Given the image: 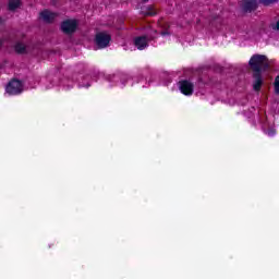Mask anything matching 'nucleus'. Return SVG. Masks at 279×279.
<instances>
[{"mask_svg": "<svg viewBox=\"0 0 279 279\" xmlns=\"http://www.w3.org/2000/svg\"><path fill=\"white\" fill-rule=\"evenodd\" d=\"M248 64L255 73L260 74V71H265L269 66V61L264 54H254Z\"/></svg>", "mask_w": 279, "mask_h": 279, "instance_id": "f257e3e1", "label": "nucleus"}, {"mask_svg": "<svg viewBox=\"0 0 279 279\" xmlns=\"http://www.w3.org/2000/svg\"><path fill=\"white\" fill-rule=\"evenodd\" d=\"M111 40H112V37L110 36V34L106 32H100L96 34V37H95V43L98 49H106V47L110 45Z\"/></svg>", "mask_w": 279, "mask_h": 279, "instance_id": "f03ea898", "label": "nucleus"}, {"mask_svg": "<svg viewBox=\"0 0 279 279\" xmlns=\"http://www.w3.org/2000/svg\"><path fill=\"white\" fill-rule=\"evenodd\" d=\"M22 90L23 83L19 80L11 81L5 87V93H8V95H21Z\"/></svg>", "mask_w": 279, "mask_h": 279, "instance_id": "7ed1b4c3", "label": "nucleus"}, {"mask_svg": "<svg viewBox=\"0 0 279 279\" xmlns=\"http://www.w3.org/2000/svg\"><path fill=\"white\" fill-rule=\"evenodd\" d=\"M77 25H80V22L75 19L65 20L61 24V29L64 34H73L77 29Z\"/></svg>", "mask_w": 279, "mask_h": 279, "instance_id": "20e7f679", "label": "nucleus"}, {"mask_svg": "<svg viewBox=\"0 0 279 279\" xmlns=\"http://www.w3.org/2000/svg\"><path fill=\"white\" fill-rule=\"evenodd\" d=\"M178 86L182 95H185L186 97H191V95H193L194 85L191 81H181Z\"/></svg>", "mask_w": 279, "mask_h": 279, "instance_id": "39448f33", "label": "nucleus"}, {"mask_svg": "<svg viewBox=\"0 0 279 279\" xmlns=\"http://www.w3.org/2000/svg\"><path fill=\"white\" fill-rule=\"evenodd\" d=\"M134 45L140 51H143V49H147L149 46V39L146 36L136 37L134 39Z\"/></svg>", "mask_w": 279, "mask_h": 279, "instance_id": "423d86ee", "label": "nucleus"}, {"mask_svg": "<svg viewBox=\"0 0 279 279\" xmlns=\"http://www.w3.org/2000/svg\"><path fill=\"white\" fill-rule=\"evenodd\" d=\"M56 16H58V14L51 12V11H44L40 13V19H43V21H45V23H51L56 20Z\"/></svg>", "mask_w": 279, "mask_h": 279, "instance_id": "0eeeda50", "label": "nucleus"}, {"mask_svg": "<svg viewBox=\"0 0 279 279\" xmlns=\"http://www.w3.org/2000/svg\"><path fill=\"white\" fill-rule=\"evenodd\" d=\"M258 8V2L256 0H247L244 4L245 12H252Z\"/></svg>", "mask_w": 279, "mask_h": 279, "instance_id": "6e6552de", "label": "nucleus"}, {"mask_svg": "<svg viewBox=\"0 0 279 279\" xmlns=\"http://www.w3.org/2000/svg\"><path fill=\"white\" fill-rule=\"evenodd\" d=\"M255 81L253 83L254 90H260V87L263 86V78L260 77V74L255 73L254 74Z\"/></svg>", "mask_w": 279, "mask_h": 279, "instance_id": "1a4fd4ad", "label": "nucleus"}, {"mask_svg": "<svg viewBox=\"0 0 279 279\" xmlns=\"http://www.w3.org/2000/svg\"><path fill=\"white\" fill-rule=\"evenodd\" d=\"M88 78V76L84 75H78V77H76L80 88H88L90 86V83H86V80Z\"/></svg>", "mask_w": 279, "mask_h": 279, "instance_id": "9d476101", "label": "nucleus"}, {"mask_svg": "<svg viewBox=\"0 0 279 279\" xmlns=\"http://www.w3.org/2000/svg\"><path fill=\"white\" fill-rule=\"evenodd\" d=\"M21 5V0H9V10H16Z\"/></svg>", "mask_w": 279, "mask_h": 279, "instance_id": "9b49d317", "label": "nucleus"}, {"mask_svg": "<svg viewBox=\"0 0 279 279\" xmlns=\"http://www.w3.org/2000/svg\"><path fill=\"white\" fill-rule=\"evenodd\" d=\"M143 14H145L146 16H156V10L154 9V7H148L146 11H143Z\"/></svg>", "mask_w": 279, "mask_h": 279, "instance_id": "f8f14e48", "label": "nucleus"}, {"mask_svg": "<svg viewBox=\"0 0 279 279\" xmlns=\"http://www.w3.org/2000/svg\"><path fill=\"white\" fill-rule=\"evenodd\" d=\"M15 51L17 53H25V44H16L15 45Z\"/></svg>", "mask_w": 279, "mask_h": 279, "instance_id": "ddd939ff", "label": "nucleus"}, {"mask_svg": "<svg viewBox=\"0 0 279 279\" xmlns=\"http://www.w3.org/2000/svg\"><path fill=\"white\" fill-rule=\"evenodd\" d=\"M263 5H271V3H277L278 0H259Z\"/></svg>", "mask_w": 279, "mask_h": 279, "instance_id": "4468645a", "label": "nucleus"}, {"mask_svg": "<svg viewBox=\"0 0 279 279\" xmlns=\"http://www.w3.org/2000/svg\"><path fill=\"white\" fill-rule=\"evenodd\" d=\"M266 134H267V136H276V129H270V130H268V131H266Z\"/></svg>", "mask_w": 279, "mask_h": 279, "instance_id": "2eb2a0df", "label": "nucleus"}, {"mask_svg": "<svg viewBox=\"0 0 279 279\" xmlns=\"http://www.w3.org/2000/svg\"><path fill=\"white\" fill-rule=\"evenodd\" d=\"M275 90L276 93H279V76H277L275 80Z\"/></svg>", "mask_w": 279, "mask_h": 279, "instance_id": "dca6fc26", "label": "nucleus"}, {"mask_svg": "<svg viewBox=\"0 0 279 279\" xmlns=\"http://www.w3.org/2000/svg\"><path fill=\"white\" fill-rule=\"evenodd\" d=\"M274 29H277L279 32V21L277 22V24L274 26Z\"/></svg>", "mask_w": 279, "mask_h": 279, "instance_id": "f3484780", "label": "nucleus"}, {"mask_svg": "<svg viewBox=\"0 0 279 279\" xmlns=\"http://www.w3.org/2000/svg\"><path fill=\"white\" fill-rule=\"evenodd\" d=\"M154 38H156V36H150V37H149V40H154Z\"/></svg>", "mask_w": 279, "mask_h": 279, "instance_id": "a211bd4d", "label": "nucleus"}, {"mask_svg": "<svg viewBox=\"0 0 279 279\" xmlns=\"http://www.w3.org/2000/svg\"><path fill=\"white\" fill-rule=\"evenodd\" d=\"M47 88H53V85H48Z\"/></svg>", "mask_w": 279, "mask_h": 279, "instance_id": "6ab92c4d", "label": "nucleus"}, {"mask_svg": "<svg viewBox=\"0 0 279 279\" xmlns=\"http://www.w3.org/2000/svg\"><path fill=\"white\" fill-rule=\"evenodd\" d=\"M66 82H69V81H63V85H64V86H66Z\"/></svg>", "mask_w": 279, "mask_h": 279, "instance_id": "aec40b11", "label": "nucleus"}, {"mask_svg": "<svg viewBox=\"0 0 279 279\" xmlns=\"http://www.w3.org/2000/svg\"><path fill=\"white\" fill-rule=\"evenodd\" d=\"M120 86H121V88H123V86H125V83H122Z\"/></svg>", "mask_w": 279, "mask_h": 279, "instance_id": "412c9836", "label": "nucleus"}, {"mask_svg": "<svg viewBox=\"0 0 279 279\" xmlns=\"http://www.w3.org/2000/svg\"><path fill=\"white\" fill-rule=\"evenodd\" d=\"M143 1V3H147V1H149V0H142Z\"/></svg>", "mask_w": 279, "mask_h": 279, "instance_id": "4be33fe9", "label": "nucleus"}, {"mask_svg": "<svg viewBox=\"0 0 279 279\" xmlns=\"http://www.w3.org/2000/svg\"><path fill=\"white\" fill-rule=\"evenodd\" d=\"M66 88H68V89H69V88H73V85L68 86Z\"/></svg>", "mask_w": 279, "mask_h": 279, "instance_id": "5701e85b", "label": "nucleus"}]
</instances>
